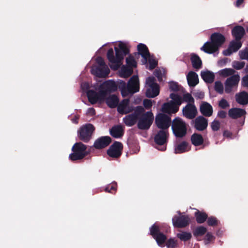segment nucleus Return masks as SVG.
Listing matches in <instances>:
<instances>
[{"instance_id":"1","label":"nucleus","mask_w":248,"mask_h":248,"mask_svg":"<svg viewBox=\"0 0 248 248\" xmlns=\"http://www.w3.org/2000/svg\"><path fill=\"white\" fill-rule=\"evenodd\" d=\"M119 48L114 47L115 56L112 48H109L107 52V57L108 61L112 63H121L125 56L129 53V48L127 45L122 42H120L118 45Z\"/></svg>"},{"instance_id":"2","label":"nucleus","mask_w":248,"mask_h":248,"mask_svg":"<svg viewBox=\"0 0 248 248\" xmlns=\"http://www.w3.org/2000/svg\"><path fill=\"white\" fill-rule=\"evenodd\" d=\"M72 151L73 153L69 155V158L72 161L81 160L89 154L87 151V146L81 142L75 143L72 148Z\"/></svg>"},{"instance_id":"3","label":"nucleus","mask_w":248,"mask_h":248,"mask_svg":"<svg viewBox=\"0 0 248 248\" xmlns=\"http://www.w3.org/2000/svg\"><path fill=\"white\" fill-rule=\"evenodd\" d=\"M171 129L173 134L177 138H182L187 133L186 124L179 117H176L173 120Z\"/></svg>"},{"instance_id":"4","label":"nucleus","mask_w":248,"mask_h":248,"mask_svg":"<svg viewBox=\"0 0 248 248\" xmlns=\"http://www.w3.org/2000/svg\"><path fill=\"white\" fill-rule=\"evenodd\" d=\"M154 120V115L151 111L143 112L139 116L137 127L140 130H148L151 126Z\"/></svg>"},{"instance_id":"5","label":"nucleus","mask_w":248,"mask_h":248,"mask_svg":"<svg viewBox=\"0 0 248 248\" xmlns=\"http://www.w3.org/2000/svg\"><path fill=\"white\" fill-rule=\"evenodd\" d=\"M161 231L160 227L155 223L150 228V234L155 240L159 246L163 247L167 240V236Z\"/></svg>"},{"instance_id":"6","label":"nucleus","mask_w":248,"mask_h":248,"mask_svg":"<svg viewBox=\"0 0 248 248\" xmlns=\"http://www.w3.org/2000/svg\"><path fill=\"white\" fill-rule=\"evenodd\" d=\"M134 112L126 115L123 118L124 123L127 126H132L137 123L139 116L143 112L144 108L141 106H138L134 108Z\"/></svg>"},{"instance_id":"7","label":"nucleus","mask_w":248,"mask_h":248,"mask_svg":"<svg viewBox=\"0 0 248 248\" xmlns=\"http://www.w3.org/2000/svg\"><path fill=\"white\" fill-rule=\"evenodd\" d=\"M94 129L93 125L91 124L81 126L78 131L79 140L84 142H88L91 140Z\"/></svg>"},{"instance_id":"8","label":"nucleus","mask_w":248,"mask_h":248,"mask_svg":"<svg viewBox=\"0 0 248 248\" xmlns=\"http://www.w3.org/2000/svg\"><path fill=\"white\" fill-rule=\"evenodd\" d=\"M155 123L158 128L168 130L171 125L170 117L163 113H159L156 116Z\"/></svg>"},{"instance_id":"9","label":"nucleus","mask_w":248,"mask_h":248,"mask_svg":"<svg viewBox=\"0 0 248 248\" xmlns=\"http://www.w3.org/2000/svg\"><path fill=\"white\" fill-rule=\"evenodd\" d=\"M123 149V144L121 142L115 141L109 147L108 149L107 150V153L110 157L118 158L122 154Z\"/></svg>"},{"instance_id":"10","label":"nucleus","mask_w":248,"mask_h":248,"mask_svg":"<svg viewBox=\"0 0 248 248\" xmlns=\"http://www.w3.org/2000/svg\"><path fill=\"white\" fill-rule=\"evenodd\" d=\"M178 213L180 216H174L172 219V224L175 228H183L188 226L190 222V218L187 215H181L180 211Z\"/></svg>"},{"instance_id":"11","label":"nucleus","mask_w":248,"mask_h":248,"mask_svg":"<svg viewBox=\"0 0 248 248\" xmlns=\"http://www.w3.org/2000/svg\"><path fill=\"white\" fill-rule=\"evenodd\" d=\"M87 96L89 101L92 104H94L97 102H102L106 98L104 92L101 91L100 89L98 92L93 90H89L87 93Z\"/></svg>"},{"instance_id":"12","label":"nucleus","mask_w":248,"mask_h":248,"mask_svg":"<svg viewBox=\"0 0 248 248\" xmlns=\"http://www.w3.org/2000/svg\"><path fill=\"white\" fill-rule=\"evenodd\" d=\"M140 84L138 76H133L129 80L127 85V96L139 91Z\"/></svg>"},{"instance_id":"13","label":"nucleus","mask_w":248,"mask_h":248,"mask_svg":"<svg viewBox=\"0 0 248 248\" xmlns=\"http://www.w3.org/2000/svg\"><path fill=\"white\" fill-rule=\"evenodd\" d=\"M240 78V76L238 74L228 78L225 82V92L227 93H230L233 88L238 86Z\"/></svg>"},{"instance_id":"14","label":"nucleus","mask_w":248,"mask_h":248,"mask_svg":"<svg viewBox=\"0 0 248 248\" xmlns=\"http://www.w3.org/2000/svg\"><path fill=\"white\" fill-rule=\"evenodd\" d=\"M100 89L104 92L105 96L106 97L108 94L117 91V85L114 81L108 80L100 85Z\"/></svg>"},{"instance_id":"15","label":"nucleus","mask_w":248,"mask_h":248,"mask_svg":"<svg viewBox=\"0 0 248 248\" xmlns=\"http://www.w3.org/2000/svg\"><path fill=\"white\" fill-rule=\"evenodd\" d=\"M169 133L168 130L160 129L154 137L155 143L159 145H163L168 142Z\"/></svg>"},{"instance_id":"16","label":"nucleus","mask_w":248,"mask_h":248,"mask_svg":"<svg viewBox=\"0 0 248 248\" xmlns=\"http://www.w3.org/2000/svg\"><path fill=\"white\" fill-rule=\"evenodd\" d=\"M193 122L194 128L199 131H204L208 126V120L202 116L197 117Z\"/></svg>"},{"instance_id":"17","label":"nucleus","mask_w":248,"mask_h":248,"mask_svg":"<svg viewBox=\"0 0 248 248\" xmlns=\"http://www.w3.org/2000/svg\"><path fill=\"white\" fill-rule=\"evenodd\" d=\"M184 116L188 119H193L197 114L196 106L192 104H187L183 109Z\"/></svg>"},{"instance_id":"18","label":"nucleus","mask_w":248,"mask_h":248,"mask_svg":"<svg viewBox=\"0 0 248 248\" xmlns=\"http://www.w3.org/2000/svg\"><path fill=\"white\" fill-rule=\"evenodd\" d=\"M129 99L123 100L117 106V111L121 114H126L133 111L134 108L129 107Z\"/></svg>"},{"instance_id":"19","label":"nucleus","mask_w":248,"mask_h":248,"mask_svg":"<svg viewBox=\"0 0 248 248\" xmlns=\"http://www.w3.org/2000/svg\"><path fill=\"white\" fill-rule=\"evenodd\" d=\"M109 136H103L97 139L94 142L93 146L97 149H101L108 146L111 142Z\"/></svg>"},{"instance_id":"20","label":"nucleus","mask_w":248,"mask_h":248,"mask_svg":"<svg viewBox=\"0 0 248 248\" xmlns=\"http://www.w3.org/2000/svg\"><path fill=\"white\" fill-rule=\"evenodd\" d=\"M211 41L217 47L221 46L225 42V36L219 32H214L211 35Z\"/></svg>"},{"instance_id":"21","label":"nucleus","mask_w":248,"mask_h":248,"mask_svg":"<svg viewBox=\"0 0 248 248\" xmlns=\"http://www.w3.org/2000/svg\"><path fill=\"white\" fill-rule=\"evenodd\" d=\"M110 70L108 66H97L92 69V73L98 78H105L108 76Z\"/></svg>"},{"instance_id":"22","label":"nucleus","mask_w":248,"mask_h":248,"mask_svg":"<svg viewBox=\"0 0 248 248\" xmlns=\"http://www.w3.org/2000/svg\"><path fill=\"white\" fill-rule=\"evenodd\" d=\"M246 111L243 108H233L228 111L229 116L232 119H237L246 115Z\"/></svg>"},{"instance_id":"23","label":"nucleus","mask_w":248,"mask_h":248,"mask_svg":"<svg viewBox=\"0 0 248 248\" xmlns=\"http://www.w3.org/2000/svg\"><path fill=\"white\" fill-rule=\"evenodd\" d=\"M200 111L202 116L210 117L213 113V107L207 102H202L200 107Z\"/></svg>"},{"instance_id":"24","label":"nucleus","mask_w":248,"mask_h":248,"mask_svg":"<svg viewBox=\"0 0 248 248\" xmlns=\"http://www.w3.org/2000/svg\"><path fill=\"white\" fill-rule=\"evenodd\" d=\"M245 29L241 26H235L232 30V34L236 41H241L245 34Z\"/></svg>"},{"instance_id":"25","label":"nucleus","mask_w":248,"mask_h":248,"mask_svg":"<svg viewBox=\"0 0 248 248\" xmlns=\"http://www.w3.org/2000/svg\"><path fill=\"white\" fill-rule=\"evenodd\" d=\"M124 128L122 125H116L109 129L110 135L114 138L118 139L122 137L124 134Z\"/></svg>"},{"instance_id":"26","label":"nucleus","mask_w":248,"mask_h":248,"mask_svg":"<svg viewBox=\"0 0 248 248\" xmlns=\"http://www.w3.org/2000/svg\"><path fill=\"white\" fill-rule=\"evenodd\" d=\"M179 110L178 107L174 105L172 102H168L162 105V111L168 114L175 113Z\"/></svg>"},{"instance_id":"27","label":"nucleus","mask_w":248,"mask_h":248,"mask_svg":"<svg viewBox=\"0 0 248 248\" xmlns=\"http://www.w3.org/2000/svg\"><path fill=\"white\" fill-rule=\"evenodd\" d=\"M235 100L237 103L242 105L248 104V93L245 91L240 92L235 94Z\"/></svg>"},{"instance_id":"28","label":"nucleus","mask_w":248,"mask_h":248,"mask_svg":"<svg viewBox=\"0 0 248 248\" xmlns=\"http://www.w3.org/2000/svg\"><path fill=\"white\" fill-rule=\"evenodd\" d=\"M188 84L190 87H195L199 83V78L197 73L190 71L187 75Z\"/></svg>"},{"instance_id":"29","label":"nucleus","mask_w":248,"mask_h":248,"mask_svg":"<svg viewBox=\"0 0 248 248\" xmlns=\"http://www.w3.org/2000/svg\"><path fill=\"white\" fill-rule=\"evenodd\" d=\"M201 49L206 53L213 54L218 51V48L211 41H208L204 44Z\"/></svg>"},{"instance_id":"30","label":"nucleus","mask_w":248,"mask_h":248,"mask_svg":"<svg viewBox=\"0 0 248 248\" xmlns=\"http://www.w3.org/2000/svg\"><path fill=\"white\" fill-rule=\"evenodd\" d=\"M190 140L191 143L195 146H201L204 142L202 136L197 133H194L191 136Z\"/></svg>"},{"instance_id":"31","label":"nucleus","mask_w":248,"mask_h":248,"mask_svg":"<svg viewBox=\"0 0 248 248\" xmlns=\"http://www.w3.org/2000/svg\"><path fill=\"white\" fill-rule=\"evenodd\" d=\"M139 54L141 56L144 60L147 59L150 56V53L148 47L143 44L140 43L137 46Z\"/></svg>"},{"instance_id":"32","label":"nucleus","mask_w":248,"mask_h":248,"mask_svg":"<svg viewBox=\"0 0 248 248\" xmlns=\"http://www.w3.org/2000/svg\"><path fill=\"white\" fill-rule=\"evenodd\" d=\"M106 103L110 108H115L118 106L119 101V98L116 95H111L106 97Z\"/></svg>"},{"instance_id":"33","label":"nucleus","mask_w":248,"mask_h":248,"mask_svg":"<svg viewBox=\"0 0 248 248\" xmlns=\"http://www.w3.org/2000/svg\"><path fill=\"white\" fill-rule=\"evenodd\" d=\"M190 60L192 66L194 69L198 70L201 68L202 66V61L198 55L192 53L191 55Z\"/></svg>"},{"instance_id":"34","label":"nucleus","mask_w":248,"mask_h":248,"mask_svg":"<svg viewBox=\"0 0 248 248\" xmlns=\"http://www.w3.org/2000/svg\"><path fill=\"white\" fill-rule=\"evenodd\" d=\"M201 76L203 80L208 83H212L215 79V75L209 71H201Z\"/></svg>"},{"instance_id":"35","label":"nucleus","mask_w":248,"mask_h":248,"mask_svg":"<svg viewBox=\"0 0 248 248\" xmlns=\"http://www.w3.org/2000/svg\"><path fill=\"white\" fill-rule=\"evenodd\" d=\"M159 85L150 87L146 90V96L149 98H154L159 94Z\"/></svg>"},{"instance_id":"36","label":"nucleus","mask_w":248,"mask_h":248,"mask_svg":"<svg viewBox=\"0 0 248 248\" xmlns=\"http://www.w3.org/2000/svg\"><path fill=\"white\" fill-rule=\"evenodd\" d=\"M194 216L197 222L199 224L204 223L208 217V215L205 212H201L198 210L195 212Z\"/></svg>"},{"instance_id":"37","label":"nucleus","mask_w":248,"mask_h":248,"mask_svg":"<svg viewBox=\"0 0 248 248\" xmlns=\"http://www.w3.org/2000/svg\"><path fill=\"white\" fill-rule=\"evenodd\" d=\"M188 143L186 141H183L180 144L175 146V153L181 154L188 151Z\"/></svg>"},{"instance_id":"38","label":"nucleus","mask_w":248,"mask_h":248,"mask_svg":"<svg viewBox=\"0 0 248 248\" xmlns=\"http://www.w3.org/2000/svg\"><path fill=\"white\" fill-rule=\"evenodd\" d=\"M170 97L171 99L170 102H172L174 105H176L179 108V106L183 102L182 97L178 94L174 93H170Z\"/></svg>"},{"instance_id":"39","label":"nucleus","mask_w":248,"mask_h":248,"mask_svg":"<svg viewBox=\"0 0 248 248\" xmlns=\"http://www.w3.org/2000/svg\"><path fill=\"white\" fill-rule=\"evenodd\" d=\"M117 85V89L118 88L120 90L122 95L124 97L127 96V85L125 82L124 81L121 80L120 81L118 82Z\"/></svg>"},{"instance_id":"40","label":"nucleus","mask_w":248,"mask_h":248,"mask_svg":"<svg viewBox=\"0 0 248 248\" xmlns=\"http://www.w3.org/2000/svg\"><path fill=\"white\" fill-rule=\"evenodd\" d=\"M207 232V229L203 226L197 227L193 231V235L198 238L199 236L203 235Z\"/></svg>"},{"instance_id":"41","label":"nucleus","mask_w":248,"mask_h":248,"mask_svg":"<svg viewBox=\"0 0 248 248\" xmlns=\"http://www.w3.org/2000/svg\"><path fill=\"white\" fill-rule=\"evenodd\" d=\"M144 61L145 62H148L150 69H154L156 67L158 64L157 61L155 60L154 55H151V54L150 56L147 58V59L144 60Z\"/></svg>"},{"instance_id":"42","label":"nucleus","mask_w":248,"mask_h":248,"mask_svg":"<svg viewBox=\"0 0 248 248\" xmlns=\"http://www.w3.org/2000/svg\"><path fill=\"white\" fill-rule=\"evenodd\" d=\"M177 236L181 241H187L191 239L192 235L190 232H184L182 233H177Z\"/></svg>"},{"instance_id":"43","label":"nucleus","mask_w":248,"mask_h":248,"mask_svg":"<svg viewBox=\"0 0 248 248\" xmlns=\"http://www.w3.org/2000/svg\"><path fill=\"white\" fill-rule=\"evenodd\" d=\"M233 52H236L242 46V43L240 41H232L229 46Z\"/></svg>"},{"instance_id":"44","label":"nucleus","mask_w":248,"mask_h":248,"mask_svg":"<svg viewBox=\"0 0 248 248\" xmlns=\"http://www.w3.org/2000/svg\"><path fill=\"white\" fill-rule=\"evenodd\" d=\"M166 246L167 248H175L178 246V241L170 238L166 241Z\"/></svg>"},{"instance_id":"45","label":"nucleus","mask_w":248,"mask_h":248,"mask_svg":"<svg viewBox=\"0 0 248 248\" xmlns=\"http://www.w3.org/2000/svg\"><path fill=\"white\" fill-rule=\"evenodd\" d=\"M117 189L116 183H113L108 185L105 188V191L107 192L112 194L115 193Z\"/></svg>"},{"instance_id":"46","label":"nucleus","mask_w":248,"mask_h":248,"mask_svg":"<svg viewBox=\"0 0 248 248\" xmlns=\"http://www.w3.org/2000/svg\"><path fill=\"white\" fill-rule=\"evenodd\" d=\"M235 70L231 68H225L220 71V74L223 76L226 77L229 76L234 75Z\"/></svg>"},{"instance_id":"47","label":"nucleus","mask_w":248,"mask_h":248,"mask_svg":"<svg viewBox=\"0 0 248 248\" xmlns=\"http://www.w3.org/2000/svg\"><path fill=\"white\" fill-rule=\"evenodd\" d=\"M183 101H184L186 102H188V104H193L194 102V99L192 96L191 94L189 93L184 94L183 96Z\"/></svg>"},{"instance_id":"48","label":"nucleus","mask_w":248,"mask_h":248,"mask_svg":"<svg viewBox=\"0 0 248 248\" xmlns=\"http://www.w3.org/2000/svg\"><path fill=\"white\" fill-rule=\"evenodd\" d=\"M126 62L127 65L132 68L136 66V62L132 56H129L126 59Z\"/></svg>"},{"instance_id":"49","label":"nucleus","mask_w":248,"mask_h":248,"mask_svg":"<svg viewBox=\"0 0 248 248\" xmlns=\"http://www.w3.org/2000/svg\"><path fill=\"white\" fill-rule=\"evenodd\" d=\"M207 224L210 226H215L218 225V220L217 218L213 216L207 217Z\"/></svg>"},{"instance_id":"50","label":"nucleus","mask_w":248,"mask_h":248,"mask_svg":"<svg viewBox=\"0 0 248 248\" xmlns=\"http://www.w3.org/2000/svg\"><path fill=\"white\" fill-rule=\"evenodd\" d=\"M132 68H124L122 69L121 75L124 78L129 77L132 73Z\"/></svg>"},{"instance_id":"51","label":"nucleus","mask_w":248,"mask_h":248,"mask_svg":"<svg viewBox=\"0 0 248 248\" xmlns=\"http://www.w3.org/2000/svg\"><path fill=\"white\" fill-rule=\"evenodd\" d=\"M245 62H244L234 61L232 63V66L236 70H240L245 66Z\"/></svg>"},{"instance_id":"52","label":"nucleus","mask_w":248,"mask_h":248,"mask_svg":"<svg viewBox=\"0 0 248 248\" xmlns=\"http://www.w3.org/2000/svg\"><path fill=\"white\" fill-rule=\"evenodd\" d=\"M215 91L220 94L223 93V86L222 84L220 81H216L215 85Z\"/></svg>"},{"instance_id":"53","label":"nucleus","mask_w":248,"mask_h":248,"mask_svg":"<svg viewBox=\"0 0 248 248\" xmlns=\"http://www.w3.org/2000/svg\"><path fill=\"white\" fill-rule=\"evenodd\" d=\"M211 127L213 131H217L220 127V123L217 120H214L211 124Z\"/></svg>"},{"instance_id":"54","label":"nucleus","mask_w":248,"mask_h":248,"mask_svg":"<svg viewBox=\"0 0 248 248\" xmlns=\"http://www.w3.org/2000/svg\"><path fill=\"white\" fill-rule=\"evenodd\" d=\"M146 84L149 87L158 85L155 82V79L154 77H149L146 79Z\"/></svg>"},{"instance_id":"55","label":"nucleus","mask_w":248,"mask_h":248,"mask_svg":"<svg viewBox=\"0 0 248 248\" xmlns=\"http://www.w3.org/2000/svg\"><path fill=\"white\" fill-rule=\"evenodd\" d=\"M218 106L222 109H225L230 107V104L226 99L222 98L219 101Z\"/></svg>"},{"instance_id":"56","label":"nucleus","mask_w":248,"mask_h":248,"mask_svg":"<svg viewBox=\"0 0 248 248\" xmlns=\"http://www.w3.org/2000/svg\"><path fill=\"white\" fill-rule=\"evenodd\" d=\"M169 88L171 91L174 92H177L179 90L178 83L174 81H171L169 82Z\"/></svg>"},{"instance_id":"57","label":"nucleus","mask_w":248,"mask_h":248,"mask_svg":"<svg viewBox=\"0 0 248 248\" xmlns=\"http://www.w3.org/2000/svg\"><path fill=\"white\" fill-rule=\"evenodd\" d=\"M143 104L146 109H149L152 106V102L151 100L145 99L143 100Z\"/></svg>"},{"instance_id":"58","label":"nucleus","mask_w":248,"mask_h":248,"mask_svg":"<svg viewBox=\"0 0 248 248\" xmlns=\"http://www.w3.org/2000/svg\"><path fill=\"white\" fill-rule=\"evenodd\" d=\"M241 83L242 87H248V74L242 78Z\"/></svg>"},{"instance_id":"59","label":"nucleus","mask_w":248,"mask_h":248,"mask_svg":"<svg viewBox=\"0 0 248 248\" xmlns=\"http://www.w3.org/2000/svg\"><path fill=\"white\" fill-rule=\"evenodd\" d=\"M193 95L195 96V97L197 99H202L204 97V93L202 91H197V92L194 93H193Z\"/></svg>"},{"instance_id":"60","label":"nucleus","mask_w":248,"mask_h":248,"mask_svg":"<svg viewBox=\"0 0 248 248\" xmlns=\"http://www.w3.org/2000/svg\"><path fill=\"white\" fill-rule=\"evenodd\" d=\"M239 54L241 59L248 61V50L240 51Z\"/></svg>"},{"instance_id":"61","label":"nucleus","mask_w":248,"mask_h":248,"mask_svg":"<svg viewBox=\"0 0 248 248\" xmlns=\"http://www.w3.org/2000/svg\"><path fill=\"white\" fill-rule=\"evenodd\" d=\"M214 239L215 237L213 235L211 232H208L206 233L205 237V240L208 241V243H209Z\"/></svg>"},{"instance_id":"62","label":"nucleus","mask_w":248,"mask_h":248,"mask_svg":"<svg viewBox=\"0 0 248 248\" xmlns=\"http://www.w3.org/2000/svg\"><path fill=\"white\" fill-rule=\"evenodd\" d=\"M96 62L99 64V66H108L106 64L103 59L101 57H98L96 59Z\"/></svg>"},{"instance_id":"63","label":"nucleus","mask_w":248,"mask_h":248,"mask_svg":"<svg viewBox=\"0 0 248 248\" xmlns=\"http://www.w3.org/2000/svg\"><path fill=\"white\" fill-rule=\"evenodd\" d=\"M154 75L157 78L158 81L160 82L162 80V74L160 71H155Z\"/></svg>"},{"instance_id":"64","label":"nucleus","mask_w":248,"mask_h":248,"mask_svg":"<svg viewBox=\"0 0 248 248\" xmlns=\"http://www.w3.org/2000/svg\"><path fill=\"white\" fill-rule=\"evenodd\" d=\"M217 116L221 119L225 118L227 116V113L224 110H219L218 111Z\"/></svg>"}]
</instances>
